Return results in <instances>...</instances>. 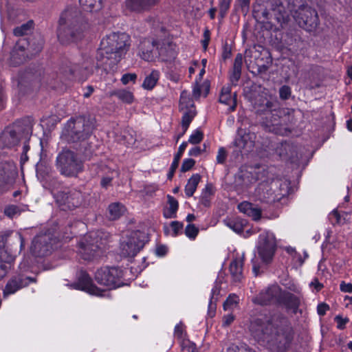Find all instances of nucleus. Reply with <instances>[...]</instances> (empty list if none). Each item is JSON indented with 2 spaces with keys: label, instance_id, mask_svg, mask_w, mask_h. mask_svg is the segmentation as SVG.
Returning a JSON list of instances; mask_svg holds the SVG:
<instances>
[{
  "label": "nucleus",
  "instance_id": "obj_55",
  "mask_svg": "<svg viewBox=\"0 0 352 352\" xmlns=\"http://www.w3.org/2000/svg\"><path fill=\"white\" fill-rule=\"evenodd\" d=\"M118 175V172L117 171H112L111 172V176H105L104 177L102 180H101V186L104 188H107L108 186H110L111 184V182L113 179V178L115 177V176H117Z\"/></svg>",
  "mask_w": 352,
  "mask_h": 352
},
{
  "label": "nucleus",
  "instance_id": "obj_8",
  "mask_svg": "<svg viewBox=\"0 0 352 352\" xmlns=\"http://www.w3.org/2000/svg\"><path fill=\"white\" fill-rule=\"evenodd\" d=\"M124 270L120 268L103 267L96 271L95 280L99 285L110 290L124 285Z\"/></svg>",
  "mask_w": 352,
  "mask_h": 352
},
{
  "label": "nucleus",
  "instance_id": "obj_23",
  "mask_svg": "<svg viewBox=\"0 0 352 352\" xmlns=\"http://www.w3.org/2000/svg\"><path fill=\"white\" fill-rule=\"evenodd\" d=\"M33 281L34 280L29 277L23 278L19 276L12 278L7 283L5 287L3 296L6 297L8 295L14 294L19 289L27 286L30 283Z\"/></svg>",
  "mask_w": 352,
  "mask_h": 352
},
{
  "label": "nucleus",
  "instance_id": "obj_54",
  "mask_svg": "<svg viewBox=\"0 0 352 352\" xmlns=\"http://www.w3.org/2000/svg\"><path fill=\"white\" fill-rule=\"evenodd\" d=\"M231 0H221L220 1V15L223 18L226 15L230 8Z\"/></svg>",
  "mask_w": 352,
  "mask_h": 352
},
{
  "label": "nucleus",
  "instance_id": "obj_37",
  "mask_svg": "<svg viewBox=\"0 0 352 352\" xmlns=\"http://www.w3.org/2000/svg\"><path fill=\"white\" fill-rule=\"evenodd\" d=\"M125 208L120 203H113L109 206V218L111 220H116L120 218L124 212Z\"/></svg>",
  "mask_w": 352,
  "mask_h": 352
},
{
  "label": "nucleus",
  "instance_id": "obj_9",
  "mask_svg": "<svg viewBox=\"0 0 352 352\" xmlns=\"http://www.w3.org/2000/svg\"><path fill=\"white\" fill-rule=\"evenodd\" d=\"M56 166L61 174L65 176H76L82 168V162L74 152L67 149L63 150L58 154Z\"/></svg>",
  "mask_w": 352,
  "mask_h": 352
},
{
  "label": "nucleus",
  "instance_id": "obj_26",
  "mask_svg": "<svg viewBox=\"0 0 352 352\" xmlns=\"http://www.w3.org/2000/svg\"><path fill=\"white\" fill-rule=\"evenodd\" d=\"M19 141L16 131L11 128H7L0 135V147L10 148L15 145Z\"/></svg>",
  "mask_w": 352,
  "mask_h": 352
},
{
  "label": "nucleus",
  "instance_id": "obj_38",
  "mask_svg": "<svg viewBox=\"0 0 352 352\" xmlns=\"http://www.w3.org/2000/svg\"><path fill=\"white\" fill-rule=\"evenodd\" d=\"M82 8L88 12H95L102 8V0H79Z\"/></svg>",
  "mask_w": 352,
  "mask_h": 352
},
{
  "label": "nucleus",
  "instance_id": "obj_52",
  "mask_svg": "<svg viewBox=\"0 0 352 352\" xmlns=\"http://www.w3.org/2000/svg\"><path fill=\"white\" fill-rule=\"evenodd\" d=\"M137 79V75L134 73L131 74H125L121 78V82L123 85H127L129 82H132L133 83L135 82Z\"/></svg>",
  "mask_w": 352,
  "mask_h": 352
},
{
  "label": "nucleus",
  "instance_id": "obj_51",
  "mask_svg": "<svg viewBox=\"0 0 352 352\" xmlns=\"http://www.w3.org/2000/svg\"><path fill=\"white\" fill-rule=\"evenodd\" d=\"M195 161L191 158L185 159L181 167V170L182 172H186L190 170L195 165Z\"/></svg>",
  "mask_w": 352,
  "mask_h": 352
},
{
  "label": "nucleus",
  "instance_id": "obj_11",
  "mask_svg": "<svg viewBox=\"0 0 352 352\" xmlns=\"http://www.w3.org/2000/svg\"><path fill=\"white\" fill-rule=\"evenodd\" d=\"M276 248V241L273 232L265 230L260 234L256 249L263 262L268 263L272 259Z\"/></svg>",
  "mask_w": 352,
  "mask_h": 352
},
{
  "label": "nucleus",
  "instance_id": "obj_36",
  "mask_svg": "<svg viewBox=\"0 0 352 352\" xmlns=\"http://www.w3.org/2000/svg\"><path fill=\"white\" fill-rule=\"evenodd\" d=\"M112 95L116 96L122 102L126 104H131L135 100L133 92L126 89L116 90L113 92Z\"/></svg>",
  "mask_w": 352,
  "mask_h": 352
},
{
  "label": "nucleus",
  "instance_id": "obj_33",
  "mask_svg": "<svg viewBox=\"0 0 352 352\" xmlns=\"http://www.w3.org/2000/svg\"><path fill=\"white\" fill-rule=\"evenodd\" d=\"M224 223L234 232L239 234L246 226L247 221L239 217H232L225 219Z\"/></svg>",
  "mask_w": 352,
  "mask_h": 352
},
{
  "label": "nucleus",
  "instance_id": "obj_39",
  "mask_svg": "<svg viewBox=\"0 0 352 352\" xmlns=\"http://www.w3.org/2000/svg\"><path fill=\"white\" fill-rule=\"evenodd\" d=\"M220 294V287L216 284L211 291V296L208 304L209 314L212 315L216 309V302L218 300V296Z\"/></svg>",
  "mask_w": 352,
  "mask_h": 352
},
{
  "label": "nucleus",
  "instance_id": "obj_56",
  "mask_svg": "<svg viewBox=\"0 0 352 352\" xmlns=\"http://www.w3.org/2000/svg\"><path fill=\"white\" fill-rule=\"evenodd\" d=\"M279 95L282 99H288L291 95V89L289 87L284 85L280 88Z\"/></svg>",
  "mask_w": 352,
  "mask_h": 352
},
{
  "label": "nucleus",
  "instance_id": "obj_59",
  "mask_svg": "<svg viewBox=\"0 0 352 352\" xmlns=\"http://www.w3.org/2000/svg\"><path fill=\"white\" fill-rule=\"evenodd\" d=\"M210 39V32L208 28H206L204 32V39L202 40V45L205 50L207 49L209 41Z\"/></svg>",
  "mask_w": 352,
  "mask_h": 352
},
{
  "label": "nucleus",
  "instance_id": "obj_63",
  "mask_svg": "<svg viewBox=\"0 0 352 352\" xmlns=\"http://www.w3.org/2000/svg\"><path fill=\"white\" fill-rule=\"evenodd\" d=\"M340 288L343 292L352 293V283L342 282L340 285Z\"/></svg>",
  "mask_w": 352,
  "mask_h": 352
},
{
  "label": "nucleus",
  "instance_id": "obj_61",
  "mask_svg": "<svg viewBox=\"0 0 352 352\" xmlns=\"http://www.w3.org/2000/svg\"><path fill=\"white\" fill-rule=\"evenodd\" d=\"M199 81H198V79L195 80V83L192 88V95L195 98H199L201 96V85L199 84Z\"/></svg>",
  "mask_w": 352,
  "mask_h": 352
},
{
  "label": "nucleus",
  "instance_id": "obj_44",
  "mask_svg": "<svg viewBox=\"0 0 352 352\" xmlns=\"http://www.w3.org/2000/svg\"><path fill=\"white\" fill-rule=\"evenodd\" d=\"M32 21H29L27 23L23 24L20 27L16 28L14 30V34L17 36L27 34L30 32L32 28Z\"/></svg>",
  "mask_w": 352,
  "mask_h": 352
},
{
  "label": "nucleus",
  "instance_id": "obj_4",
  "mask_svg": "<svg viewBox=\"0 0 352 352\" xmlns=\"http://www.w3.org/2000/svg\"><path fill=\"white\" fill-rule=\"evenodd\" d=\"M94 129V120L89 117L79 116L71 118L63 130L62 137L68 142L87 139Z\"/></svg>",
  "mask_w": 352,
  "mask_h": 352
},
{
  "label": "nucleus",
  "instance_id": "obj_28",
  "mask_svg": "<svg viewBox=\"0 0 352 352\" xmlns=\"http://www.w3.org/2000/svg\"><path fill=\"white\" fill-rule=\"evenodd\" d=\"M61 74L65 80H73L77 78L81 80L87 73L80 71L78 66L72 65L63 68Z\"/></svg>",
  "mask_w": 352,
  "mask_h": 352
},
{
  "label": "nucleus",
  "instance_id": "obj_43",
  "mask_svg": "<svg viewBox=\"0 0 352 352\" xmlns=\"http://www.w3.org/2000/svg\"><path fill=\"white\" fill-rule=\"evenodd\" d=\"M239 301V297L235 294H230L223 304L225 310H230L236 307Z\"/></svg>",
  "mask_w": 352,
  "mask_h": 352
},
{
  "label": "nucleus",
  "instance_id": "obj_30",
  "mask_svg": "<svg viewBox=\"0 0 352 352\" xmlns=\"http://www.w3.org/2000/svg\"><path fill=\"white\" fill-rule=\"evenodd\" d=\"M160 0H126V6L133 11H141L153 6Z\"/></svg>",
  "mask_w": 352,
  "mask_h": 352
},
{
  "label": "nucleus",
  "instance_id": "obj_62",
  "mask_svg": "<svg viewBox=\"0 0 352 352\" xmlns=\"http://www.w3.org/2000/svg\"><path fill=\"white\" fill-rule=\"evenodd\" d=\"M309 286L313 291L316 292H319L323 287V285L319 283L317 279H314L311 281Z\"/></svg>",
  "mask_w": 352,
  "mask_h": 352
},
{
  "label": "nucleus",
  "instance_id": "obj_20",
  "mask_svg": "<svg viewBox=\"0 0 352 352\" xmlns=\"http://www.w3.org/2000/svg\"><path fill=\"white\" fill-rule=\"evenodd\" d=\"M157 43L152 38H144L138 46L139 56L146 61H153L157 58Z\"/></svg>",
  "mask_w": 352,
  "mask_h": 352
},
{
  "label": "nucleus",
  "instance_id": "obj_7",
  "mask_svg": "<svg viewBox=\"0 0 352 352\" xmlns=\"http://www.w3.org/2000/svg\"><path fill=\"white\" fill-rule=\"evenodd\" d=\"M279 181L276 180L270 184L265 182L260 184L254 189V196L258 197L261 201L268 204L279 201L288 192V185L284 184V186L279 184Z\"/></svg>",
  "mask_w": 352,
  "mask_h": 352
},
{
  "label": "nucleus",
  "instance_id": "obj_24",
  "mask_svg": "<svg viewBox=\"0 0 352 352\" xmlns=\"http://www.w3.org/2000/svg\"><path fill=\"white\" fill-rule=\"evenodd\" d=\"M276 153L284 160H289L292 163H296L300 157L298 155L297 148L288 142L281 143L276 148Z\"/></svg>",
  "mask_w": 352,
  "mask_h": 352
},
{
  "label": "nucleus",
  "instance_id": "obj_14",
  "mask_svg": "<svg viewBox=\"0 0 352 352\" xmlns=\"http://www.w3.org/2000/svg\"><path fill=\"white\" fill-rule=\"evenodd\" d=\"M74 289L85 291V292L100 297H109L107 290L96 287L92 282L89 275L84 271H80L78 275V280L72 285Z\"/></svg>",
  "mask_w": 352,
  "mask_h": 352
},
{
  "label": "nucleus",
  "instance_id": "obj_58",
  "mask_svg": "<svg viewBox=\"0 0 352 352\" xmlns=\"http://www.w3.org/2000/svg\"><path fill=\"white\" fill-rule=\"evenodd\" d=\"M337 323V327L339 329H343L345 327L346 324L349 322L347 318H342L340 316H336L334 318Z\"/></svg>",
  "mask_w": 352,
  "mask_h": 352
},
{
  "label": "nucleus",
  "instance_id": "obj_31",
  "mask_svg": "<svg viewBox=\"0 0 352 352\" xmlns=\"http://www.w3.org/2000/svg\"><path fill=\"white\" fill-rule=\"evenodd\" d=\"M272 288V285L261 292L259 294L254 298V302L262 305L268 304H278V300H276V299H273L274 298H272L274 297L271 294Z\"/></svg>",
  "mask_w": 352,
  "mask_h": 352
},
{
  "label": "nucleus",
  "instance_id": "obj_29",
  "mask_svg": "<svg viewBox=\"0 0 352 352\" xmlns=\"http://www.w3.org/2000/svg\"><path fill=\"white\" fill-rule=\"evenodd\" d=\"M238 209L241 212H243L247 216L252 217V219L255 221H257L261 218V210L258 208L253 206V204L250 202H241L238 205Z\"/></svg>",
  "mask_w": 352,
  "mask_h": 352
},
{
  "label": "nucleus",
  "instance_id": "obj_3",
  "mask_svg": "<svg viewBox=\"0 0 352 352\" xmlns=\"http://www.w3.org/2000/svg\"><path fill=\"white\" fill-rule=\"evenodd\" d=\"M79 12L74 7L65 9L61 14L59 19V27L58 29V38L61 42L75 41L78 38L76 35L74 30L78 34L82 32L79 28Z\"/></svg>",
  "mask_w": 352,
  "mask_h": 352
},
{
  "label": "nucleus",
  "instance_id": "obj_5",
  "mask_svg": "<svg viewBox=\"0 0 352 352\" xmlns=\"http://www.w3.org/2000/svg\"><path fill=\"white\" fill-rule=\"evenodd\" d=\"M101 232H91L81 237L78 243V254L85 261H94L100 257L103 252Z\"/></svg>",
  "mask_w": 352,
  "mask_h": 352
},
{
  "label": "nucleus",
  "instance_id": "obj_10",
  "mask_svg": "<svg viewBox=\"0 0 352 352\" xmlns=\"http://www.w3.org/2000/svg\"><path fill=\"white\" fill-rule=\"evenodd\" d=\"M148 241L147 235L141 231L132 232L123 239L120 244L121 254L124 256H134Z\"/></svg>",
  "mask_w": 352,
  "mask_h": 352
},
{
  "label": "nucleus",
  "instance_id": "obj_6",
  "mask_svg": "<svg viewBox=\"0 0 352 352\" xmlns=\"http://www.w3.org/2000/svg\"><path fill=\"white\" fill-rule=\"evenodd\" d=\"M42 48V40H39L36 43L30 44L26 38H20L10 54L9 64L12 66L19 65L26 60V58L41 52Z\"/></svg>",
  "mask_w": 352,
  "mask_h": 352
},
{
  "label": "nucleus",
  "instance_id": "obj_16",
  "mask_svg": "<svg viewBox=\"0 0 352 352\" xmlns=\"http://www.w3.org/2000/svg\"><path fill=\"white\" fill-rule=\"evenodd\" d=\"M56 241L50 234H38L32 241L31 252L37 256H44L53 249Z\"/></svg>",
  "mask_w": 352,
  "mask_h": 352
},
{
  "label": "nucleus",
  "instance_id": "obj_64",
  "mask_svg": "<svg viewBox=\"0 0 352 352\" xmlns=\"http://www.w3.org/2000/svg\"><path fill=\"white\" fill-rule=\"evenodd\" d=\"M175 336L182 339L183 337V326L182 324H177L175 327Z\"/></svg>",
  "mask_w": 352,
  "mask_h": 352
},
{
  "label": "nucleus",
  "instance_id": "obj_1",
  "mask_svg": "<svg viewBox=\"0 0 352 352\" xmlns=\"http://www.w3.org/2000/svg\"><path fill=\"white\" fill-rule=\"evenodd\" d=\"M130 38L125 33H111L104 37L97 51V67L113 70L129 47Z\"/></svg>",
  "mask_w": 352,
  "mask_h": 352
},
{
  "label": "nucleus",
  "instance_id": "obj_50",
  "mask_svg": "<svg viewBox=\"0 0 352 352\" xmlns=\"http://www.w3.org/2000/svg\"><path fill=\"white\" fill-rule=\"evenodd\" d=\"M228 352H255L250 349L246 344H241L240 346L232 345L228 349Z\"/></svg>",
  "mask_w": 352,
  "mask_h": 352
},
{
  "label": "nucleus",
  "instance_id": "obj_19",
  "mask_svg": "<svg viewBox=\"0 0 352 352\" xmlns=\"http://www.w3.org/2000/svg\"><path fill=\"white\" fill-rule=\"evenodd\" d=\"M271 294L274 296L273 299L278 300V305L289 308L297 307L299 305V300L296 296L289 292H282L276 285H272Z\"/></svg>",
  "mask_w": 352,
  "mask_h": 352
},
{
  "label": "nucleus",
  "instance_id": "obj_60",
  "mask_svg": "<svg viewBox=\"0 0 352 352\" xmlns=\"http://www.w3.org/2000/svg\"><path fill=\"white\" fill-rule=\"evenodd\" d=\"M329 309V306L324 302H322L318 304L317 307V313L319 316H324Z\"/></svg>",
  "mask_w": 352,
  "mask_h": 352
},
{
  "label": "nucleus",
  "instance_id": "obj_27",
  "mask_svg": "<svg viewBox=\"0 0 352 352\" xmlns=\"http://www.w3.org/2000/svg\"><path fill=\"white\" fill-rule=\"evenodd\" d=\"M219 102L229 106V112L234 111L236 107V94H231V88L229 86L223 87L219 96Z\"/></svg>",
  "mask_w": 352,
  "mask_h": 352
},
{
  "label": "nucleus",
  "instance_id": "obj_17",
  "mask_svg": "<svg viewBox=\"0 0 352 352\" xmlns=\"http://www.w3.org/2000/svg\"><path fill=\"white\" fill-rule=\"evenodd\" d=\"M16 174V167L12 162H0V193L10 188Z\"/></svg>",
  "mask_w": 352,
  "mask_h": 352
},
{
  "label": "nucleus",
  "instance_id": "obj_25",
  "mask_svg": "<svg viewBox=\"0 0 352 352\" xmlns=\"http://www.w3.org/2000/svg\"><path fill=\"white\" fill-rule=\"evenodd\" d=\"M243 256L237 255L230 264V272L234 282H239L243 278Z\"/></svg>",
  "mask_w": 352,
  "mask_h": 352
},
{
  "label": "nucleus",
  "instance_id": "obj_47",
  "mask_svg": "<svg viewBox=\"0 0 352 352\" xmlns=\"http://www.w3.org/2000/svg\"><path fill=\"white\" fill-rule=\"evenodd\" d=\"M204 134L199 129L195 130L190 135L188 142L192 144H197L201 142L203 140Z\"/></svg>",
  "mask_w": 352,
  "mask_h": 352
},
{
  "label": "nucleus",
  "instance_id": "obj_40",
  "mask_svg": "<svg viewBox=\"0 0 352 352\" xmlns=\"http://www.w3.org/2000/svg\"><path fill=\"white\" fill-rule=\"evenodd\" d=\"M183 223L179 221H173L169 226H164V232L173 237L177 236L182 230Z\"/></svg>",
  "mask_w": 352,
  "mask_h": 352
},
{
  "label": "nucleus",
  "instance_id": "obj_15",
  "mask_svg": "<svg viewBox=\"0 0 352 352\" xmlns=\"http://www.w3.org/2000/svg\"><path fill=\"white\" fill-rule=\"evenodd\" d=\"M57 204L62 210H72L82 204L83 197L82 193L76 190L68 192H60L54 195Z\"/></svg>",
  "mask_w": 352,
  "mask_h": 352
},
{
  "label": "nucleus",
  "instance_id": "obj_18",
  "mask_svg": "<svg viewBox=\"0 0 352 352\" xmlns=\"http://www.w3.org/2000/svg\"><path fill=\"white\" fill-rule=\"evenodd\" d=\"M255 140L254 133L240 129L237 131L233 144L241 153H248L254 147Z\"/></svg>",
  "mask_w": 352,
  "mask_h": 352
},
{
  "label": "nucleus",
  "instance_id": "obj_42",
  "mask_svg": "<svg viewBox=\"0 0 352 352\" xmlns=\"http://www.w3.org/2000/svg\"><path fill=\"white\" fill-rule=\"evenodd\" d=\"M187 145H188L187 142H183L179 146L178 152L175 155L173 161L170 166V169L173 171H175L176 170V168H177V166L179 165V160H180L185 149L186 148Z\"/></svg>",
  "mask_w": 352,
  "mask_h": 352
},
{
  "label": "nucleus",
  "instance_id": "obj_53",
  "mask_svg": "<svg viewBox=\"0 0 352 352\" xmlns=\"http://www.w3.org/2000/svg\"><path fill=\"white\" fill-rule=\"evenodd\" d=\"M4 213L6 216L12 218L19 213V210L17 206L12 205L5 208Z\"/></svg>",
  "mask_w": 352,
  "mask_h": 352
},
{
  "label": "nucleus",
  "instance_id": "obj_21",
  "mask_svg": "<svg viewBox=\"0 0 352 352\" xmlns=\"http://www.w3.org/2000/svg\"><path fill=\"white\" fill-rule=\"evenodd\" d=\"M157 57L162 61L168 62L174 60L177 56L176 45L169 41L157 43Z\"/></svg>",
  "mask_w": 352,
  "mask_h": 352
},
{
  "label": "nucleus",
  "instance_id": "obj_49",
  "mask_svg": "<svg viewBox=\"0 0 352 352\" xmlns=\"http://www.w3.org/2000/svg\"><path fill=\"white\" fill-rule=\"evenodd\" d=\"M304 254H305L304 258H302V256L297 252H296V255L294 254L291 257L294 267H298L301 266L303 264L305 259L306 258H307V256H308L307 254L305 252H304Z\"/></svg>",
  "mask_w": 352,
  "mask_h": 352
},
{
  "label": "nucleus",
  "instance_id": "obj_41",
  "mask_svg": "<svg viewBox=\"0 0 352 352\" xmlns=\"http://www.w3.org/2000/svg\"><path fill=\"white\" fill-rule=\"evenodd\" d=\"M195 111L192 109H190L184 113L182 118V126L184 129V133L187 131L190 122L195 116Z\"/></svg>",
  "mask_w": 352,
  "mask_h": 352
},
{
  "label": "nucleus",
  "instance_id": "obj_48",
  "mask_svg": "<svg viewBox=\"0 0 352 352\" xmlns=\"http://www.w3.org/2000/svg\"><path fill=\"white\" fill-rule=\"evenodd\" d=\"M198 232V228L192 224H188L185 229V234L190 239H195Z\"/></svg>",
  "mask_w": 352,
  "mask_h": 352
},
{
  "label": "nucleus",
  "instance_id": "obj_46",
  "mask_svg": "<svg viewBox=\"0 0 352 352\" xmlns=\"http://www.w3.org/2000/svg\"><path fill=\"white\" fill-rule=\"evenodd\" d=\"M181 352H197V350L193 342L184 339L181 342Z\"/></svg>",
  "mask_w": 352,
  "mask_h": 352
},
{
  "label": "nucleus",
  "instance_id": "obj_13",
  "mask_svg": "<svg viewBox=\"0 0 352 352\" xmlns=\"http://www.w3.org/2000/svg\"><path fill=\"white\" fill-rule=\"evenodd\" d=\"M299 26L307 31H312L318 25L317 12L309 6H302L296 12L294 16Z\"/></svg>",
  "mask_w": 352,
  "mask_h": 352
},
{
  "label": "nucleus",
  "instance_id": "obj_35",
  "mask_svg": "<svg viewBox=\"0 0 352 352\" xmlns=\"http://www.w3.org/2000/svg\"><path fill=\"white\" fill-rule=\"evenodd\" d=\"M201 177L199 174L192 175L185 186V193L188 197L193 195L200 182Z\"/></svg>",
  "mask_w": 352,
  "mask_h": 352
},
{
  "label": "nucleus",
  "instance_id": "obj_34",
  "mask_svg": "<svg viewBox=\"0 0 352 352\" xmlns=\"http://www.w3.org/2000/svg\"><path fill=\"white\" fill-rule=\"evenodd\" d=\"M160 77V72L158 70L153 69L151 73L146 76L142 83V88L146 90H152L157 85Z\"/></svg>",
  "mask_w": 352,
  "mask_h": 352
},
{
  "label": "nucleus",
  "instance_id": "obj_22",
  "mask_svg": "<svg viewBox=\"0 0 352 352\" xmlns=\"http://www.w3.org/2000/svg\"><path fill=\"white\" fill-rule=\"evenodd\" d=\"M15 255L8 251L3 241H0V280L3 278L11 268Z\"/></svg>",
  "mask_w": 352,
  "mask_h": 352
},
{
  "label": "nucleus",
  "instance_id": "obj_12",
  "mask_svg": "<svg viewBox=\"0 0 352 352\" xmlns=\"http://www.w3.org/2000/svg\"><path fill=\"white\" fill-rule=\"evenodd\" d=\"M256 181L257 178L254 173L241 170L234 177V187L239 195L254 196L253 189Z\"/></svg>",
  "mask_w": 352,
  "mask_h": 352
},
{
  "label": "nucleus",
  "instance_id": "obj_32",
  "mask_svg": "<svg viewBox=\"0 0 352 352\" xmlns=\"http://www.w3.org/2000/svg\"><path fill=\"white\" fill-rule=\"evenodd\" d=\"M179 204L175 198L170 195L167 196V206L164 208L163 215L166 219L175 218Z\"/></svg>",
  "mask_w": 352,
  "mask_h": 352
},
{
  "label": "nucleus",
  "instance_id": "obj_2",
  "mask_svg": "<svg viewBox=\"0 0 352 352\" xmlns=\"http://www.w3.org/2000/svg\"><path fill=\"white\" fill-rule=\"evenodd\" d=\"M258 339L266 342L273 352H283L292 341V335L283 329H278L274 324V319L267 321V324H260L256 331Z\"/></svg>",
  "mask_w": 352,
  "mask_h": 352
},
{
  "label": "nucleus",
  "instance_id": "obj_45",
  "mask_svg": "<svg viewBox=\"0 0 352 352\" xmlns=\"http://www.w3.org/2000/svg\"><path fill=\"white\" fill-rule=\"evenodd\" d=\"M243 64V56L239 54L236 56L234 63V76L237 80L241 74V67Z\"/></svg>",
  "mask_w": 352,
  "mask_h": 352
},
{
  "label": "nucleus",
  "instance_id": "obj_57",
  "mask_svg": "<svg viewBox=\"0 0 352 352\" xmlns=\"http://www.w3.org/2000/svg\"><path fill=\"white\" fill-rule=\"evenodd\" d=\"M227 152L223 147H221L218 150V153L217 155V162L219 164H223L226 159Z\"/></svg>",
  "mask_w": 352,
  "mask_h": 352
}]
</instances>
